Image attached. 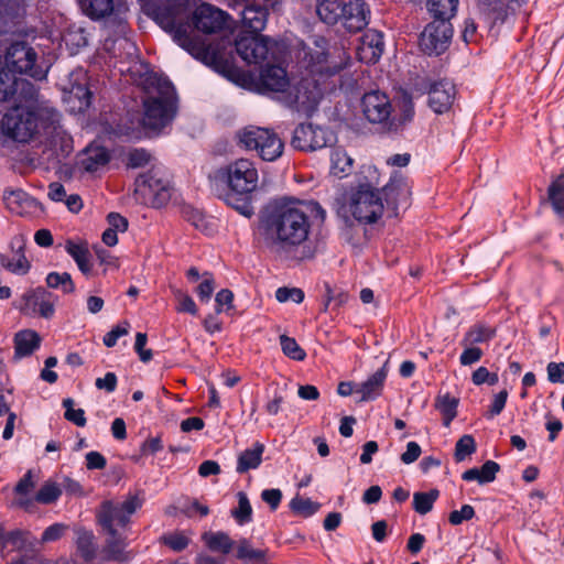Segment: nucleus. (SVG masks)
<instances>
[{"instance_id": "nucleus-1", "label": "nucleus", "mask_w": 564, "mask_h": 564, "mask_svg": "<svg viewBox=\"0 0 564 564\" xmlns=\"http://www.w3.org/2000/svg\"><path fill=\"white\" fill-rule=\"evenodd\" d=\"M151 15L177 45L202 61H205L208 51L192 36L193 26L206 34L217 33L225 28L228 17L208 3H202L192 12L189 0H166L153 8Z\"/></svg>"}, {"instance_id": "nucleus-2", "label": "nucleus", "mask_w": 564, "mask_h": 564, "mask_svg": "<svg viewBox=\"0 0 564 564\" xmlns=\"http://www.w3.org/2000/svg\"><path fill=\"white\" fill-rule=\"evenodd\" d=\"M312 46H303V58L312 77L303 78L297 85L288 89L283 104L305 115H311L319 104L326 88L322 87L319 79L338 74L350 63V56L340 48L328 50V42L324 36L314 35Z\"/></svg>"}, {"instance_id": "nucleus-3", "label": "nucleus", "mask_w": 564, "mask_h": 564, "mask_svg": "<svg viewBox=\"0 0 564 564\" xmlns=\"http://www.w3.org/2000/svg\"><path fill=\"white\" fill-rule=\"evenodd\" d=\"M310 206L302 202H283L262 215L260 229L267 245L278 252L303 245L311 232Z\"/></svg>"}, {"instance_id": "nucleus-4", "label": "nucleus", "mask_w": 564, "mask_h": 564, "mask_svg": "<svg viewBox=\"0 0 564 564\" xmlns=\"http://www.w3.org/2000/svg\"><path fill=\"white\" fill-rule=\"evenodd\" d=\"M142 124L151 131L167 127L177 112V95L167 77L152 73L145 78Z\"/></svg>"}, {"instance_id": "nucleus-5", "label": "nucleus", "mask_w": 564, "mask_h": 564, "mask_svg": "<svg viewBox=\"0 0 564 564\" xmlns=\"http://www.w3.org/2000/svg\"><path fill=\"white\" fill-rule=\"evenodd\" d=\"M380 173L372 164L362 165L356 177V184L348 191V208L359 223L373 224L384 212L380 189Z\"/></svg>"}, {"instance_id": "nucleus-6", "label": "nucleus", "mask_w": 564, "mask_h": 564, "mask_svg": "<svg viewBox=\"0 0 564 564\" xmlns=\"http://www.w3.org/2000/svg\"><path fill=\"white\" fill-rule=\"evenodd\" d=\"M217 178L226 183L231 193L227 194L226 202L241 215L250 217L253 213L248 196L258 186V170L252 161L238 159L220 167Z\"/></svg>"}, {"instance_id": "nucleus-7", "label": "nucleus", "mask_w": 564, "mask_h": 564, "mask_svg": "<svg viewBox=\"0 0 564 564\" xmlns=\"http://www.w3.org/2000/svg\"><path fill=\"white\" fill-rule=\"evenodd\" d=\"M45 112L13 105L1 119V129L6 135L17 142H28L37 132Z\"/></svg>"}, {"instance_id": "nucleus-8", "label": "nucleus", "mask_w": 564, "mask_h": 564, "mask_svg": "<svg viewBox=\"0 0 564 564\" xmlns=\"http://www.w3.org/2000/svg\"><path fill=\"white\" fill-rule=\"evenodd\" d=\"M238 138L247 150H254L263 161L273 162L283 153L284 143L271 129L251 126L240 131Z\"/></svg>"}, {"instance_id": "nucleus-9", "label": "nucleus", "mask_w": 564, "mask_h": 564, "mask_svg": "<svg viewBox=\"0 0 564 564\" xmlns=\"http://www.w3.org/2000/svg\"><path fill=\"white\" fill-rule=\"evenodd\" d=\"M37 54L24 42H14L7 47L3 55V67L7 73L28 75L35 80H43L47 70L36 64Z\"/></svg>"}, {"instance_id": "nucleus-10", "label": "nucleus", "mask_w": 564, "mask_h": 564, "mask_svg": "<svg viewBox=\"0 0 564 564\" xmlns=\"http://www.w3.org/2000/svg\"><path fill=\"white\" fill-rule=\"evenodd\" d=\"M141 507L135 496L128 497L122 502L104 501L97 512L98 523L102 531H124L130 517Z\"/></svg>"}, {"instance_id": "nucleus-11", "label": "nucleus", "mask_w": 564, "mask_h": 564, "mask_svg": "<svg viewBox=\"0 0 564 564\" xmlns=\"http://www.w3.org/2000/svg\"><path fill=\"white\" fill-rule=\"evenodd\" d=\"M8 87V98L13 99L14 105H21L28 109L45 112L47 117L54 121L57 112L53 108L44 106L39 99V88L25 78H6Z\"/></svg>"}, {"instance_id": "nucleus-12", "label": "nucleus", "mask_w": 564, "mask_h": 564, "mask_svg": "<svg viewBox=\"0 0 564 564\" xmlns=\"http://www.w3.org/2000/svg\"><path fill=\"white\" fill-rule=\"evenodd\" d=\"M58 296L44 286L28 290L21 299L20 312L30 317L52 319L55 316Z\"/></svg>"}, {"instance_id": "nucleus-13", "label": "nucleus", "mask_w": 564, "mask_h": 564, "mask_svg": "<svg viewBox=\"0 0 564 564\" xmlns=\"http://www.w3.org/2000/svg\"><path fill=\"white\" fill-rule=\"evenodd\" d=\"M335 141V134L329 129L313 123H301L294 129L291 144L296 150L316 151L332 145Z\"/></svg>"}, {"instance_id": "nucleus-14", "label": "nucleus", "mask_w": 564, "mask_h": 564, "mask_svg": "<svg viewBox=\"0 0 564 564\" xmlns=\"http://www.w3.org/2000/svg\"><path fill=\"white\" fill-rule=\"evenodd\" d=\"M135 194L142 197L144 203H151L159 208L165 205L171 198V186L169 181L160 178L152 171L141 174L135 180Z\"/></svg>"}, {"instance_id": "nucleus-15", "label": "nucleus", "mask_w": 564, "mask_h": 564, "mask_svg": "<svg viewBox=\"0 0 564 564\" xmlns=\"http://www.w3.org/2000/svg\"><path fill=\"white\" fill-rule=\"evenodd\" d=\"M452 36L453 26L451 22L432 21L421 34L420 46L424 53L437 56L447 50Z\"/></svg>"}, {"instance_id": "nucleus-16", "label": "nucleus", "mask_w": 564, "mask_h": 564, "mask_svg": "<svg viewBox=\"0 0 564 564\" xmlns=\"http://www.w3.org/2000/svg\"><path fill=\"white\" fill-rule=\"evenodd\" d=\"M380 193L389 216H398L399 208L409 206L410 186L404 175L399 171L391 173L389 182L381 188Z\"/></svg>"}, {"instance_id": "nucleus-17", "label": "nucleus", "mask_w": 564, "mask_h": 564, "mask_svg": "<svg viewBox=\"0 0 564 564\" xmlns=\"http://www.w3.org/2000/svg\"><path fill=\"white\" fill-rule=\"evenodd\" d=\"M235 46L237 54L247 64H262L270 52L269 39L263 36L241 35L236 40Z\"/></svg>"}, {"instance_id": "nucleus-18", "label": "nucleus", "mask_w": 564, "mask_h": 564, "mask_svg": "<svg viewBox=\"0 0 564 564\" xmlns=\"http://www.w3.org/2000/svg\"><path fill=\"white\" fill-rule=\"evenodd\" d=\"M361 107L365 117L371 123H386L392 111L388 96L378 90L365 94Z\"/></svg>"}, {"instance_id": "nucleus-19", "label": "nucleus", "mask_w": 564, "mask_h": 564, "mask_svg": "<svg viewBox=\"0 0 564 564\" xmlns=\"http://www.w3.org/2000/svg\"><path fill=\"white\" fill-rule=\"evenodd\" d=\"M427 94L431 109L435 113L442 115L452 108L457 91L453 82L441 79L430 85Z\"/></svg>"}, {"instance_id": "nucleus-20", "label": "nucleus", "mask_w": 564, "mask_h": 564, "mask_svg": "<svg viewBox=\"0 0 564 564\" xmlns=\"http://www.w3.org/2000/svg\"><path fill=\"white\" fill-rule=\"evenodd\" d=\"M228 6L239 11L243 25L252 33H259L264 29L268 12L262 6L246 0H228Z\"/></svg>"}, {"instance_id": "nucleus-21", "label": "nucleus", "mask_w": 564, "mask_h": 564, "mask_svg": "<svg viewBox=\"0 0 564 564\" xmlns=\"http://www.w3.org/2000/svg\"><path fill=\"white\" fill-rule=\"evenodd\" d=\"M340 22L349 32H359L366 28L370 19V9L364 0H351L344 2Z\"/></svg>"}, {"instance_id": "nucleus-22", "label": "nucleus", "mask_w": 564, "mask_h": 564, "mask_svg": "<svg viewBox=\"0 0 564 564\" xmlns=\"http://www.w3.org/2000/svg\"><path fill=\"white\" fill-rule=\"evenodd\" d=\"M383 51V34L375 29H368L360 39L357 56L362 63L375 64L380 59Z\"/></svg>"}, {"instance_id": "nucleus-23", "label": "nucleus", "mask_w": 564, "mask_h": 564, "mask_svg": "<svg viewBox=\"0 0 564 564\" xmlns=\"http://www.w3.org/2000/svg\"><path fill=\"white\" fill-rule=\"evenodd\" d=\"M13 251L12 257H1V265L17 275H25L30 269L31 263L24 254L25 239L23 236H17L11 241Z\"/></svg>"}, {"instance_id": "nucleus-24", "label": "nucleus", "mask_w": 564, "mask_h": 564, "mask_svg": "<svg viewBox=\"0 0 564 564\" xmlns=\"http://www.w3.org/2000/svg\"><path fill=\"white\" fill-rule=\"evenodd\" d=\"M289 80L284 68L276 65H269L260 73V86L263 90L280 93V99L283 101L284 95L288 93L286 87Z\"/></svg>"}, {"instance_id": "nucleus-25", "label": "nucleus", "mask_w": 564, "mask_h": 564, "mask_svg": "<svg viewBox=\"0 0 564 564\" xmlns=\"http://www.w3.org/2000/svg\"><path fill=\"white\" fill-rule=\"evenodd\" d=\"M388 376L387 364H384L375 373L356 388L355 392L360 394V402L373 401L382 393L384 382Z\"/></svg>"}, {"instance_id": "nucleus-26", "label": "nucleus", "mask_w": 564, "mask_h": 564, "mask_svg": "<svg viewBox=\"0 0 564 564\" xmlns=\"http://www.w3.org/2000/svg\"><path fill=\"white\" fill-rule=\"evenodd\" d=\"M14 357L24 358L40 348L41 337L33 329H22L14 335Z\"/></svg>"}, {"instance_id": "nucleus-27", "label": "nucleus", "mask_w": 564, "mask_h": 564, "mask_svg": "<svg viewBox=\"0 0 564 564\" xmlns=\"http://www.w3.org/2000/svg\"><path fill=\"white\" fill-rule=\"evenodd\" d=\"M264 452V445L256 442L252 447L242 451L238 455L236 471L238 474H245L250 469H256L262 462V455Z\"/></svg>"}, {"instance_id": "nucleus-28", "label": "nucleus", "mask_w": 564, "mask_h": 564, "mask_svg": "<svg viewBox=\"0 0 564 564\" xmlns=\"http://www.w3.org/2000/svg\"><path fill=\"white\" fill-rule=\"evenodd\" d=\"M3 202L7 208L14 215L23 216L29 213L34 200L22 189L6 191Z\"/></svg>"}, {"instance_id": "nucleus-29", "label": "nucleus", "mask_w": 564, "mask_h": 564, "mask_svg": "<svg viewBox=\"0 0 564 564\" xmlns=\"http://www.w3.org/2000/svg\"><path fill=\"white\" fill-rule=\"evenodd\" d=\"M107 534L104 553L110 560L122 561L126 558L124 549L127 546L123 531L111 530L102 531Z\"/></svg>"}, {"instance_id": "nucleus-30", "label": "nucleus", "mask_w": 564, "mask_h": 564, "mask_svg": "<svg viewBox=\"0 0 564 564\" xmlns=\"http://www.w3.org/2000/svg\"><path fill=\"white\" fill-rule=\"evenodd\" d=\"M344 10L343 0H317L316 13L321 21L334 25L340 21Z\"/></svg>"}, {"instance_id": "nucleus-31", "label": "nucleus", "mask_w": 564, "mask_h": 564, "mask_svg": "<svg viewBox=\"0 0 564 564\" xmlns=\"http://www.w3.org/2000/svg\"><path fill=\"white\" fill-rule=\"evenodd\" d=\"M80 10L91 20H101L113 12V0H78Z\"/></svg>"}, {"instance_id": "nucleus-32", "label": "nucleus", "mask_w": 564, "mask_h": 564, "mask_svg": "<svg viewBox=\"0 0 564 564\" xmlns=\"http://www.w3.org/2000/svg\"><path fill=\"white\" fill-rule=\"evenodd\" d=\"M458 0H429L427 9L433 21L451 22L457 11Z\"/></svg>"}, {"instance_id": "nucleus-33", "label": "nucleus", "mask_w": 564, "mask_h": 564, "mask_svg": "<svg viewBox=\"0 0 564 564\" xmlns=\"http://www.w3.org/2000/svg\"><path fill=\"white\" fill-rule=\"evenodd\" d=\"M354 160L344 149L336 148L330 154V173L339 178L350 174Z\"/></svg>"}, {"instance_id": "nucleus-34", "label": "nucleus", "mask_w": 564, "mask_h": 564, "mask_svg": "<svg viewBox=\"0 0 564 564\" xmlns=\"http://www.w3.org/2000/svg\"><path fill=\"white\" fill-rule=\"evenodd\" d=\"M110 160L109 152L104 147L87 148L86 156L82 161V165L87 172H97L105 166Z\"/></svg>"}, {"instance_id": "nucleus-35", "label": "nucleus", "mask_w": 564, "mask_h": 564, "mask_svg": "<svg viewBox=\"0 0 564 564\" xmlns=\"http://www.w3.org/2000/svg\"><path fill=\"white\" fill-rule=\"evenodd\" d=\"M62 495L61 487L51 480L45 481L42 487L36 492L33 501H36L42 505H51L55 502L59 496ZM32 503V499H24L20 501V505L23 507H28Z\"/></svg>"}, {"instance_id": "nucleus-36", "label": "nucleus", "mask_w": 564, "mask_h": 564, "mask_svg": "<svg viewBox=\"0 0 564 564\" xmlns=\"http://www.w3.org/2000/svg\"><path fill=\"white\" fill-rule=\"evenodd\" d=\"M68 94L73 111L84 112L89 108L93 95L86 84H73Z\"/></svg>"}, {"instance_id": "nucleus-37", "label": "nucleus", "mask_w": 564, "mask_h": 564, "mask_svg": "<svg viewBox=\"0 0 564 564\" xmlns=\"http://www.w3.org/2000/svg\"><path fill=\"white\" fill-rule=\"evenodd\" d=\"M547 196L555 214L564 218V172L550 184Z\"/></svg>"}, {"instance_id": "nucleus-38", "label": "nucleus", "mask_w": 564, "mask_h": 564, "mask_svg": "<svg viewBox=\"0 0 564 564\" xmlns=\"http://www.w3.org/2000/svg\"><path fill=\"white\" fill-rule=\"evenodd\" d=\"M495 337V330L486 325L476 324L471 326L464 335L460 344L463 346H475L491 340Z\"/></svg>"}, {"instance_id": "nucleus-39", "label": "nucleus", "mask_w": 564, "mask_h": 564, "mask_svg": "<svg viewBox=\"0 0 564 564\" xmlns=\"http://www.w3.org/2000/svg\"><path fill=\"white\" fill-rule=\"evenodd\" d=\"M203 540L210 551L224 554H228L235 544L230 536L221 531L205 533Z\"/></svg>"}, {"instance_id": "nucleus-40", "label": "nucleus", "mask_w": 564, "mask_h": 564, "mask_svg": "<svg viewBox=\"0 0 564 564\" xmlns=\"http://www.w3.org/2000/svg\"><path fill=\"white\" fill-rule=\"evenodd\" d=\"M458 399L449 393L440 394L435 401V408L443 415V424L449 426L457 415Z\"/></svg>"}, {"instance_id": "nucleus-41", "label": "nucleus", "mask_w": 564, "mask_h": 564, "mask_svg": "<svg viewBox=\"0 0 564 564\" xmlns=\"http://www.w3.org/2000/svg\"><path fill=\"white\" fill-rule=\"evenodd\" d=\"M76 545L79 554L85 561H90L96 554L95 536L91 531L78 529L76 531Z\"/></svg>"}, {"instance_id": "nucleus-42", "label": "nucleus", "mask_w": 564, "mask_h": 564, "mask_svg": "<svg viewBox=\"0 0 564 564\" xmlns=\"http://www.w3.org/2000/svg\"><path fill=\"white\" fill-rule=\"evenodd\" d=\"M238 506L231 510V516L239 525L248 524L252 521V507L246 492L237 494Z\"/></svg>"}, {"instance_id": "nucleus-43", "label": "nucleus", "mask_w": 564, "mask_h": 564, "mask_svg": "<svg viewBox=\"0 0 564 564\" xmlns=\"http://www.w3.org/2000/svg\"><path fill=\"white\" fill-rule=\"evenodd\" d=\"M45 282L47 288L61 289L65 294L75 292V284L68 272H50L45 278Z\"/></svg>"}, {"instance_id": "nucleus-44", "label": "nucleus", "mask_w": 564, "mask_h": 564, "mask_svg": "<svg viewBox=\"0 0 564 564\" xmlns=\"http://www.w3.org/2000/svg\"><path fill=\"white\" fill-rule=\"evenodd\" d=\"M64 42L70 48L72 53H75L88 44V36L83 28L73 25L68 28L65 33Z\"/></svg>"}, {"instance_id": "nucleus-45", "label": "nucleus", "mask_w": 564, "mask_h": 564, "mask_svg": "<svg viewBox=\"0 0 564 564\" xmlns=\"http://www.w3.org/2000/svg\"><path fill=\"white\" fill-rule=\"evenodd\" d=\"M438 497V490L432 489L427 492H415L413 495V509L420 514H426L433 508Z\"/></svg>"}, {"instance_id": "nucleus-46", "label": "nucleus", "mask_w": 564, "mask_h": 564, "mask_svg": "<svg viewBox=\"0 0 564 564\" xmlns=\"http://www.w3.org/2000/svg\"><path fill=\"white\" fill-rule=\"evenodd\" d=\"M66 251L74 259L78 269L83 273H88L90 271L88 251L84 246L68 241L66 245Z\"/></svg>"}, {"instance_id": "nucleus-47", "label": "nucleus", "mask_w": 564, "mask_h": 564, "mask_svg": "<svg viewBox=\"0 0 564 564\" xmlns=\"http://www.w3.org/2000/svg\"><path fill=\"white\" fill-rule=\"evenodd\" d=\"M236 556L243 562H252L265 558L267 551L253 549L249 540L241 539L237 545Z\"/></svg>"}, {"instance_id": "nucleus-48", "label": "nucleus", "mask_w": 564, "mask_h": 564, "mask_svg": "<svg viewBox=\"0 0 564 564\" xmlns=\"http://www.w3.org/2000/svg\"><path fill=\"white\" fill-rule=\"evenodd\" d=\"M280 345L283 354L288 356L289 358L302 361L306 357V352L304 349L296 343V340L292 337H289L286 335L280 336Z\"/></svg>"}, {"instance_id": "nucleus-49", "label": "nucleus", "mask_w": 564, "mask_h": 564, "mask_svg": "<svg viewBox=\"0 0 564 564\" xmlns=\"http://www.w3.org/2000/svg\"><path fill=\"white\" fill-rule=\"evenodd\" d=\"M62 405L65 409L64 416L67 421L74 423L79 427L86 425L87 420L85 416V411L80 408L75 409V402L72 398L64 399Z\"/></svg>"}, {"instance_id": "nucleus-50", "label": "nucleus", "mask_w": 564, "mask_h": 564, "mask_svg": "<svg viewBox=\"0 0 564 564\" xmlns=\"http://www.w3.org/2000/svg\"><path fill=\"white\" fill-rule=\"evenodd\" d=\"M290 508L297 514L310 517L317 512L319 503L312 501L310 498L296 496L291 500Z\"/></svg>"}, {"instance_id": "nucleus-51", "label": "nucleus", "mask_w": 564, "mask_h": 564, "mask_svg": "<svg viewBox=\"0 0 564 564\" xmlns=\"http://www.w3.org/2000/svg\"><path fill=\"white\" fill-rule=\"evenodd\" d=\"M476 451V443L471 435H463L455 445V459L463 462Z\"/></svg>"}, {"instance_id": "nucleus-52", "label": "nucleus", "mask_w": 564, "mask_h": 564, "mask_svg": "<svg viewBox=\"0 0 564 564\" xmlns=\"http://www.w3.org/2000/svg\"><path fill=\"white\" fill-rule=\"evenodd\" d=\"M203 280L198 284L196 292L202 302H207L210 300L214 290H215V280L210 272L205 271L203 274Z\"/></svg>"}, {"instance_id": "nucleus-53", "label": "nucleus", "mask_w": 564, "mask_h": 564, "mask_svg": "<svg viewBox=\"0 0 564 564\" xmlns=\"http://www.w3.org/2000/svg\"><path fill=\"white\" fill-rule=\"evenodd\" d=\"M275 299L280 303L292 301L294 303H302L304 300V292L297 288L282 286L275 291Z\"/></svg>"}, {"instance_id": "nucleus-54", "label": "nucleus", "mask_w": 564, "mask_h": 564, "mask_svg": "<svg viewBox=\"0 0 564 564\" xmlns=\"http://www.w3.org/2000/svg\"><path fill=\"white\" fill-rule=\"evenodd\" d=\"M129 329H130V324L127 321L116 325L115 327L111 328L110 332H108L104 336V345L109 348L116 346L117 340L120 337L129 334Z\"/></svg>"}, {"instance_id": "nucleus-55", "label": "nucleus", "mask_w": 564, "mask_h": 564, "mask_svg": "<svg viewBox=\"0 0 564 564\" xmlns=\"http://www.w3.org/2000/svg\"><path fill=\"white\" fill-rule=\"evenodd\" d=\"M151 155L144 149H133L127 155V165L131 169H138L150 162Z\"/></svg>"}, {"instance_id": "nucleus-56", "label": "nucleus", "mask_w": 564, "mask_h": 564, "mask_svg": "<svg viewBox=\"0 0 564 564\" xmlns=\"http://www.w3.org/2000/svg\"><path fill=\"white\" fill-rule=\"evenodd\" d=\"M497 373L489 372L486 367L477 368L471 376V381L476 386H480L487 383L489 386H495L498 382Z\"/></svg>"}, {"instance_id": "nucleus-57", "label": "nucleus", "mask_w": 564, "mask_h": 564, "mask_svg": "<svg viewBox=\"0 0 564 564\" xmlns=\"http://www.w3.org/2000/svg\"><path fill=\"white\" fill-rule=\"evenodd\" d=\"M475 517V510L470 505H464L460 510H454L449 513L448 520L453 525H459L463 521Z\"/></svg>"}, {"instance_id": "nucleus-58", "label": "nucleus", "mask_w": 564, "mask_h": 564, "mask_svg": "<svg viewBox=\"0 0 564 564\" xmlns=\"http://www.w3.org/2000/svg\"><path fill=\"white\" fill-rule=\"evenodd\" d=\"M479 469L480 485L491 482L500 469L499 464L494 460H487Z\"/></svg>"}, {"instance_id": "nucleus-59", "label": "nucleus", "mask_w": 564, "mask_h": 564, "mask_svg": "<svg viewBox=\"0 0 564 564\" xmlns=\"http://www.w3.org/2000/svg\"><path fill=\"white\" fill-rule=\"evenodd\" d=\"M465 349L459 356V362L462 366H470L479 361L484 355L482 350L475 346H464Z\"/></svg>"}, {"instance_id": "nucleus-60", "label": "nucleus", "mask_w": 564, "mask_h": 564, "mask_svg": "<svg viewBox=\"0 0 564 564\" xmlns=\"http://www.w3.org/2000/svg\"><path fill=\"white\" fill-rule=\"evenodd\" d=\"M147 340H148L147 334H144V333H137V335H135V343H134V349H135L137 354L139 355L140 360L143 361V362L150 361L152 359V357H153L152 350L144 349V347L147 345Z\"/></svg>"}, {"instance_id": "nucleus-61", "label": "nucleus", "mask_w": 564, "mask_h": 564, "mask_svg": "<svg viewBox=\"0 0 564 564\" xmlns=\"http://www.w3.org/2000/svg\"><path fill=\"white\" fill-rule=\"evenodd\" d=\"M164 543L173 551L180 552L187 547L189 540L182 533H173L164 538Z\"/></svg>"}, {"instance_id": "nucleus-62", "label": "nucleus", "mask_w": 564, "mask_h": 564, "mask_svg": "<svg viewBox=\"0 0 564 564\" xmlns=\"http://www.w3.org/2000/svg\"><path fill=\"white\" fill-rule=\"evenodd\" d=\"M547 379L552 383H564V362H550L546 367Z\"/></svg>"}, {"instance_id": "nucleus-63", "label": "nucleus", "mask_w": 564, "mask_h": 564, "mask_svg": "<svg viewBox=\"0 0 564 564\" xmlns=\"http://www.w3.org/2000/svg\"><path fill=\"white\" fill-rule=\"evenodd\" d=\"M65 530V524L54 523L44 530L41 541L43 543L56 541L64 534Z\"/></svg>"}, {"instance_id": "nucleus-64", "label": "nucleus", "mask_w": 564, "mask_h": 564, "mask_svg": "<svg viewBox=\"0 0 564 564\" xmlns=\"http://www.w3.org/2000/svg\"><path fill=\"white\" fill-rule=\"evenodd\" d=\"M188 220L199 230L210 234L213 229L210 228V224L205 215L199 210H192L188 215Z\"/></svg>"}]
</instances>
